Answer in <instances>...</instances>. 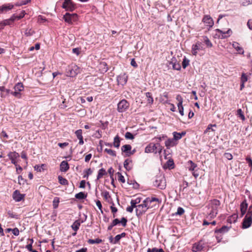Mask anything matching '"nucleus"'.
Masks as SVG:
<instances>
[{
    "instance_id": "72a5a7b5",
    "label": "nucleus",
    "mask_w": 252,
    "mask_h": 252,
    "mask_svg": "<svg viewBox=\"0 0 252 252\" xmlns=\"http://www.w3.org/2000/svg\"><path fill=\"white\" fill-rule=\"evenodd\" d=\"M189 60L185 57L182 62V66L183 68H186L189 65Z\"/></svg>"
},
{
    "instance_id": "5701e85b",
    "label": "nucleus",
    "mask_w": 252,
    "mask_h": 252,
    "mask_svg": "<svg viewBox=\"0 0 252 252\" xmlns=\"http://www.w3.org/2000/svg\"><path fill=\"white\" fill-rule=\"evenodd\" d=\"M248 208V204L246 203V200L242 202L240 205V210L242 216H243L246 212Z\"/></svg>"
},
{
    "instance_id": "49530a36",
    "label": "nucleus",
    "mask_w": 252,
    "mask_h": 252,
    "mask_svg": "<svg viewBox=\"0 0 252 252\" xmlns=\"http://www.w3.org/2000/svg\"><path fill=\"white\" fill-rule=\"evenodd\" d=\"M185 212L184 209L182 207H178L177 209V211L176 213V215H183Z\"/></svg>"
},
{
    "instance_id": "4c0bfd02",
    "label": "nucleus",
    "mask_w": 252,
    "mask_h": 252,
    "mask_svg": "<svg viewBox=\"0 0 252 252\" xmlns=\"http://www.w3.org/2000/svg\"><path fill=\"white\" fill-rule=\"evenodd\" d=\"M85 174L84 175L83 178H88L89 176L91 175L93 173V171L91 168H89L85 171H84Z\"/></svg>"
},
{
    "instance_id": "69168bd1",
    "label": "nucleus",
    "mask_w": 252,
    "mask_h": 252,
    "mask_svg": "<svg viewBox=\"0 0 252 252\" xmlns=\"http://www.w3.org/2000/svg\"><path fill=\"white\" fill-rule=\"evenodd\" d=\"M25 15V11L23 10L19 14V15H17V16H18L17 20H20V19L23 18L24 17Z\"/></svg>"
},
{
    "instance_id": "338daca9",
    "label": "nucleus",
    "mask_w": 252,
    "mask_h": 252,
    "mask_svg": "<svg viewBox=\"0 0 252 252\" xmlns=\"http://www.w3.org/2000/svg\"><path fill=\"white\" fill-rule=\"evenodd\" d=\"M120 223V221L119 220V219H115V220H113V221L111 223V224L112 225V226H114Z\"/></svg>"
},
{
    "instance_id": "c03bdc74",
    "label": "nucleus",
    "mask_w": 252,
    "mask_h": 252,
    "mask_svg": "<svg viewBox=\"0 0 252 252\" xmlns=\"http://www.w3.org/2000/svg\"><path fill=\"white\" fill-rule=\"evenodd\" d=\"M176 99L178 101L177 105H182L183 104V99L181 95H177Z\"/></svg>"
},
{
    "instance_id": "cd10ccee",
    "label": "nucleus",
    "mask_w": 252,
    "mask_h": 252,
    "mask_svg": "<svg viewBox=\"0 0 252 252\" xmlns=\"http://www.w3.org/2000/svg\"><path fill=\"white\" fill-rule=\"evenodd\" d=\"M80 225V222L79 221V220H77L73 222V223L71 225V227L74 231L76 232L79 229Z\"/></svg>"
},
{
    "instance_id": "0e129e2a",
    "label": "nucleus",
    "mask_w": 252,
    "mask_h": 252,
    "mask_svg": "<svg viewBox=\"0 0 252 252\" xmlns=\"http://www.w3.org/2000/svg\"><path fill=\"white\" fill-rule=\"evenodd\" d=\"M121 239V238L120 235H119V234L116 235L115 237V238H114V242H113V244L117 243L120 241V240Z\"/></svg>"
},
{
    "instance_id": "774afa93",
    "label": "nucleus",
    "mask_w": 252,
    "mask_h": 252,
    "mask_svg": "<svg viewBox=\"0 0 252 252\" xmlns=\"http://www.w3.org/2000/svg\"><path fill=\"white\" fill-rule=\"evenodd\" d=\"M251 4H252V0H245V1L242 3L243 5L244 6Z\"/></svg>"
},
{
    "instance_id": "aec40b11",
    "label": "nucleus",
    "mask_w": 252,
    "mask_h": 252,
    "mask_svg": "<svg viewBox=\"0 0 252 252\" xmlns=\"http://www.w3.org/2000/svg\"><path fill=\"white\" fill-rule=\"evenodd\" d=\"M69 166L67 162L65 160H63L60 164V170L62 172H66L69 169Z\"/></svg>"
},
{
    "instance_id": "e433bc0d",
    "label": "nucleus",
    "mask_w": 252,
    "mask_h": 252,
    "mask_svg": "<svg viewBox=\"0 0 252 252\" xmlns=\"http://www.w3.org/2000/svg\"><path fill=\"white\" fill-rule=\"evenodd\" d=\"M146 97L148 98L147 99V101H148V103H150V104L153 103V97H152L151 93H149V92L146 93Z\"/></svg>"
},
{
    "instance_id": "3c124183",
    "label": "nucleus",
    "mask_w": 252,
    "mask_h": 252,
    "mask_svg": "<svg viewBox=\"0 0 252 252\" xmlns=\"http://www.w3.org/2000/svg\"><path fill=\"white\" fill-rule=\"evenodd\" d=\"M125 137L127 139H133L134 136L130 132H126L125 134Z\"/></svg>"
},
{
    "instance_id": "a18cd8bd",
    "label": "nucleus",
    "mask_w": 252,
    "mask_h": 252,
    "mask_svg": "<svg viewBox=\"0 0 252 252\" xmlns=\"http://www.w3.org/2000/svg\"><path fill=\"white\" fill-rule=\"evenodd\" d=\"M248 81V76L246 75V74L243 73L242 74L241 77V82L242 83H245Z\"/></svg>"
},
{
    "instance_id": "052dcab7",
    "label": "nucleus",
    "mask_w": 252,
    "mask_h": 252,
    "mask_svg": "<svg viewBox=\"0 0 252 252\" xmlns=\"http://www.w3.org/2000/svg\"><path fill=\"white\" fill-rule=\"evenodd\" d=\"M224 157L228 160H231L233 158L232 155L228 153H226L224 155Z\"/></svg>"
},
{
    "instance_id": "7c9ffc66",
    "label": "nucleus",
    "mask_w": 252,
    "mask_h": 252,
    "mask_svg": "<svg viewBox=\"0 0 252 252\" xmlns=\"http://www.w3.org/2000/svg\"><path fill=\"white\" fill-rule=\"evenodd\" d=\"M113 145L116 148H119L120 145V139L118 135L115 137L114 139Z\"/></svg>"
},
{
    "instance_id": "a19ab883",
    "label": "nucleus",
    "mask_w": 252,
    "mask_h": 252,
    "mask_svg": "<svg viewBox=\"0 0 252 252\" xmlns=\"http://www.w3.org/2000/svg\"><path fill=\"white\" fill-rule=\"evenodd\" d=\"M189 163L190 164V166L189 167L190 171H193L196 167V164L193 163L191 160H189Z\"/></svg>"
},
{
    "instance_id": "f257e3e1",
    "label": "nucleus",
    "mask_w": 252,
    "mask_h": 252,
    "mask_svg": "<svg viewBox=\"0 0 252 252\" xmlns=\"http://www.w3.org/2000/svg\"><path fill=\"white\" fill-rule=\"evenodd\" d=\"M220 205V202L218 199H215L210 201L208 205L209 212L207 219L211 220L216 217Z\"/></svg>"
},
{
    "instance_id": "6e6d98bb",
    "label": "nucleus",
    "mask_w": 252,
    "mask_h": 252,
    "mask_svg": "<svg viewBox=\"0 0 252 252\" xmlns=\"http://www.w3.org/2000/svg\"><path fill=\"white\" fill-rule=\"evenodd\" d=\"M114 204L113 203L112 205L111 206V207H110V209L111 210L112 212L113 213V218H115V215L114 214L117 212L118 210H117V208L114 207Z\"/></svg>"
},
{
    "instance_id": "ea45409f",
    "label": "nucleus",
    "mask_w": 252,
    "mask_h": 252,
    "mask_svg": "<svg viewBox=\"0 0 252 252\" xmlns=\"http://www.w3.org/2000/svg\"><path fill=\"white\" fill-rule=\"evenodd\" d=\"M11 23V22L9 20V19H6V20H5L0 22V26L1 27H3L5 26L10 25Z\"/></svg>"
},
{
    "instance_id": "8fccbe9b",
    "label": "nucleus",
    "mask_w": 252,
    "mask_h": 252,
    "mask_svg": "<svg viewBox=\"0 0 252 252\" xmlns=\"http://www.w3.org/2000/svg\"><path fill=\"white\" fill-rule=\"evenodd\" d=\"M145 202H146V203H147L148 205H149V207L150 208H152L154 206H155V205H152V203H153V202H152V200L150 198V197H147L145 199Z\"/></svg>"
},
{
    "instance_id": "b1692460",
    "label": "nucleus",
    "mask_w": 252,
    "mask_h": 252,
    "mask_svg": "<svg viewBox=\"0 0 252 252\" xmlns=\"http://www.w3.org/2000/svg\"><path fill=\"white\" fill-rule=\"evenodd\" d=\"M176 144V143L173 138H169L165 142V146L167 149H169L171 147L174 146Z\"/></svg>"
},
{
    "instance_id": "1a4fd4ad",
    "label": "nucleus",
    "mask_w": 252,
    "mask_h": 252,
    "mask_svg": "<svg viewBox=\"0 0 252 252\" xmlns=\"http://www.w3.org/2000/svg\"><path fill=\"white\" fill-rule=\"evenodd\" d=\"M202 22L209 28L212 27L214 24L213 19L209 15H206L203 17Z\"/></svg>"
},
{
    "instance_id": "20e7f679",
    "label": "nucleus",
    "mask_w": 252,
    "mask_h": 252,
    "mask_svg": "<svg viewBox=\"0 0 252 252\" xmlns=\"http://www.w3.org/2000/svg\"><path fill=\"white\" fill-rule=\"evenodd\" d=\"M14 89L15 91L14 92L11 91L10 92V94L17 98H20L21 94L20 92L24 90L23 84L21 83H18L15 85Z\"/></svg>"
},
{
    "instance_id": "f704fd0d",
    "label": "nucleus",
    "mask_w": 252,
    "mask_h": 252,
    "mask_svg": "<svg viewBox=\"0 0 252 252\" xmlns=\"http://www.w3.org/2000/svg\"><path fill=\"white\" fill-rule=\"evenodd\" d=\"M239 117H240L242 120L244 121L245 120V116L241 109H238L237 111V114Z\"/></svg>"
},
{
    "instance_id": "39448f33",
    "label": "nucleus",
    "mask_w": 252,
    "mask_h": 252,
    "mask_svg": "<svg viewBox=\"0 0 252 252\" xmlns=\"http://www.w3.org/2000/svg\"><path fill=\"white\" fill-rule=\"evenodd\" d=\"M129 103L126 99H122L117 105V110L119 112H124L129 107Z\"/></svg>"
},
{
    "instance_id": "c756f323",
    "label": "nucleus",
    "mask_w": 252,
    "mask_h": 252,
    "mask_svg": "<svg viewBox=\"0 0 252 252\" xmlns=\"http://www.w3.org/2000/svg\"><path fill=\"white\" fill-rule=\"evenodd\" d=\"M58 180L60 184L62 185H67L68 184V181L61 176H58Z\"/></svg>"
},
{
    "instance_id": "0eeeda50",
    "label": "nucleus",
    "mask_w": 252,
    "mask_h": 252,
    "mask_svg": "<svg viewBox=\"0 0 252 252\" xmlns=\"http://www.w3.org/2000/svg\"><path fill=\"white\" fill-rule=\"evenodd\" d=\"M77 18V15L75 13L70 14L69 13H66L63 16V19L65 22L71 24L72 23L73 21H75Z\"/></svg>"
},
{
    "instance_id": "de8ad7c7",
    "label": "nucleus",
    "mask_w": 252,
    "mask_h": 252,
    "mask_svg": "<svg viewBox=\"0 0 252 252\" xmlns=\"http://www.w3.org/2000/svg\"><path fill=\"white\" fill-rule=\"evenodd\" d=\"M157 148H156V153H158L160 154L162 150V147L160 145L159 143L157 142Z\"/></svg>"
},
{
    "instance_id": "bf43d9fd",
    "label": "nucleus",
    "mask_w": 252,
    "mask_h": 252,
    "mask_svg": "<svg viewBox=\"0 0 252 252\" xmlns=\"http://www.w3.org/2000/svg\"><path fill=\"white\" fill-rule=\"evenodd\" d=\"M247 162L249 164V166L252 169V159L250 157H247L246 158Z\"/></svg>"
},
{
    "instance_id": "58836bf2",
    "label": "nucleus",
    "mask_w": 252,
    "mask_h": 252,
    "mask_svg": "<svg viewBox=\"0 0 252 252\" xmlns=\"http://www.w3.org/2000/svg\"><path fill=\"white\" fill-rule=\"evenodd\" d=\"M104 151L106 152L108 154H109L113 157L116 156V152L111 149L106 148L104 150Z\"/></svg>"
},
{
    "instance_id": "f03ea898",
    "label": "nucleus",
    "mask_w": 252,
    "mask_h": 252,
    "mask_svg": "<svg viewBox=\"0 0 252 252\" xmlns=\"http://www.w3.org/2000/svg\"><path fill=\"white\" fill-rule=\"evenodd\" d=\"M154 185L160 189H164L166 186V182L164 175L160 174L157 176L155 181L154 182Z\"/></svg>"
},
{
    "instance_id": "393cba45",
    "label": "nucleus",
    "mask_w": 252,
    "mask_h": 252,
    "mask_svg": "<svg viewBox=\"0 0 252 252\" xmlns=\"http://www.w3.org/2000/svg\"><path fill=\"white\" fill-rule=\"evenodd\" d=\"M107 174V172L106 171V170L104 168H101L98 171L96 180H99L100 179L102 178L103 176L106 175Z\"/></svg>"
},
{
    "instance_id": "473e14b6",
    "label": "nucleus",
    "mask_w": 252,
    "mask_h": 252,
    "mask_svg": "<svg viewBox=\"0 0 252 252\" xmlns=\"http://www.w3.org/2000/svg\"><path fill=\"white\" fill-rule=\"evenodd\" d=\"M102 242V240L99 238H97L95 239H89L88 241V243L90 244H100Z\"/></svg>"
},
{
    "instance_id": "09e8293b",
    "label": "nucleus",
    "mask_w": 252,
    "mask_h": 252,
    "mask_svg": "<svg viewBox=\"0 0 252 252\" xmlns=\"http://www.w3.org/2000/svg\"><path fill=\"white\" fill-rule=\"evenodd\" d=\"M117 174H118V180L123 183H125V178L122 175V174L120 172H117Z\"/></svg>"
},
{
    "instance_id": "4468645a",
    "label": "nucleus",
    "mask_w": 252,
    "mask_h": 252,
    "mask_svg": "<svg viewBox=\"0 0 252 252\" xmlns=\"http://www.w3.org/2000/svg\"><path fill=\"white\" fill-rule=\"evenodd\" d=\"M252 223V218L246 215L243 221V228H247L249 227Z\"/></svg>"
},
{
    "instance_id": "f3484780",
    "label": "nucleus",
    "mask_w": 252,
    "mask_h": 252,
    "mask_svg": "<svg viewBox=\"0 0 252 252\" xmlns=\"http://www.w3.org/2000/svg\"><path fill=\"white\" fill-rule=\"evenodd\" d=\"M124 166L126 170H130L133 167L132 160L129 158L126 159L124 163Z\"/></svg>"
},
{
    "instance_id": "5fc2aeb1",
    "label": "nucleus",
    "mask_w": 252,
    "mask_h": 252,
    "mask_svg": "<svg viewBox=\"0 0 252 252\" xmlns=\"http://www.w3.org/2000/svg\"><path fill=\"white\" fill-rule=\"evenodd\" d=\"M177 106L178 107L179 112L180 114L182 115H184V108L183 106V105H177Z\"/></svg>"
},
{
    "instance_id": "864d4df0",
    "label": "nucleus",
    "mask_w": 252,
    "mask_h": 252,
    "mask_svg": "<svg viewBox=\"0 0 252 252\" xmlns=\"http://www.w3.org/2000/svg\"><path fill=\"white\" fill-rule=\"evenodd\" d=\"M75 135L76 136H77V137L78 138H79L80 137H83L82 136V129H78V130H77L75 132Z\"/></svg>"
},
{
    "instance_id": "13d9d810",
    "label": "nucleus",
    "mask_w": 252,
    "mask_h": 252,
    "mask_svg": "<svg viewBox=\"0 0 252 252\" xmlns=\"http://www.w3.org/2000/svg\"><path fill=\"white\" fill-rule=\"evenodd\" d=\"M120 223H122V225L124 226V227H125L126 225V222H127V220L126 218L123 217L121 219V220H120Z\"/></svg>"
},
{
    "instance_id": "9d476101",
    "label": "nucleus",
    "mask_w": 252,
    "mask_h": 252,
    "mask_svg": "<svg viewBox=\"0 0 252 252\" xmlns=\"http://www.w3.org/2000/svg\"><path fill=\"white\" fill-rule=\"evenodd\" d=\"M204 248V243L203 241L201 240L199 242L193 244L192 248V250L193 252H197L203 250Z\"/></svg>"
},
{
    "instance_id": "4d7b16f0",
    "label": "nucleus",
    "mask_w": 252,
    "mask_h": 252,
    "mask_svg": "<svg viewBox=\"0 0 252 252\" xmlns=\"http://www.w3.org/2000/svg\"><path fill=\"white\" fill-rule=\"evenodd\" d=\"M31 241V244H29V245H27L26 247V248L29 251H31L32 250V244L33 242V240L32 239H31L30 240Z\"/></svg>"
},
{
    "instance_id": "c85d7f7f",
    "label": "nucleus",
    "mask_w": 252,
    "mask_h": 252,
    "mask_svg": "<svg viewBox=\"0 0 252 252\" xmlns=\"http://www.w3.org/2000/svg\"><path fill=\"white\" fill-rule=\"evenodd\" d=\"M0 91L1 92V93L0 94V95H1V97L4 96V93H5L6 95V94H10V92H11V91H10L9 89H6L3 86H0Z\"/></svg>"
},
{
    "instance_id": "4be33fe9",
    "label": "nucleus",
    "mask_w": 252,
    "mask_h": 252,
    "mask_svg": "<svg viewBox=\"0 0 252 252\" xmlns=\"http://www.w3.org/2000/svg\"><path fill=\"white\" fill-rule=\"evenodd\" d=\"M216 31L218 32L222 33V35H221V38H227V37L229 36L230 35L231 33H232V31L230 29H228L226 32H223L222 30H220V29H217Z\"/></svg>"
},
{
    "instance_id": "ddd939ff",
    "label": "nucleus",
    "mask_w": 252,
    "mask_h": 252,
    "mask_svg": "<svg viewBox=\"0 0 252 252\" xmlns=\"http://www.w3.org/2000/svg\"><path fill=\"white\" fill-rule=\"evenodd\" d=\"M127 81V76L126 74H121L117 77V82L119 85H124Z\"/></svg>"
},
{
    "instance_id": "603ef678",
    "label": "nucleus",
    "mask_w": 252,
    "mask_h": 252,
    "mask_svg": "<svg viewBox=\"0 0 252 252\" xmlns=\"http://www.w3.org/2000/svg\"><path fill=\"white\" fill-rule=\"evenodd\" d=\"M44 166V164H42L41 165H35L34 167V168L37 171L41 172L42 170H43L42 167Z\"/></svg>"
},
{
    "instance_id": "2eb2a0df",
    "label": "nucleus",
    "mask_w": 252,
    "mask_h": 252,
    "mask_svg": "<svg viewBox=\"0 0 252 252\" xmlns=\"http://www.w3.org/2000/svg\"><path fill=\"white\" fill-rule=\"evenodd\" d=\"M25 195L21 194L18 190H16L13 193V198L16 202H20L23 199Z\"/></svg>"
},
{
    "instance_id": "423d86ee",
    "label": "nucleus",
    "mask_w": 252,
    "mask_h": 252,
    "mask_svg": "<svg viewBox=\"0 0 252 252\" xmlns=\"http://www.w3.org/2000/svg\"><path fill=\"white\" fill-rule=\"evenodd\" d=\"M62 7L67 11H73L75 9V4L71 0H64Z\"/></svg>"
},
{
    "instance_id": "6ab92c4d",
    "label": "nucleus",
    "mask_w": 252,
    "mask_h": 252,
    "mask_svg": "<svg viewBox=\"0 0 252 252\" xmlns=\"http://www.w3.org/2000/svg\"><path fill=\"white\" fill-rule=\"evenodd\" d=\"M79 73V68L77 65H74L69 70L68 75L70 77H74Z\"/></svg>"
},
{
    "instance_id": "79ce46f5",
    "label": "nucleus",
    "mask_w": 252,
    "mask_h": 252,
    "mask_svg": "<svg viewBox=\"0 0 252 252\" xmlns=\"http://www.w3.org/2000/svg\"><path fill=\"white\" fill-rule=\"evenodd\" d=\"M173 139L174 140H178L181 138L180 133L177 132H174L173 133Z\"/></svg>"
},
{
    "instance_id": "7ed1b4c3",
    "label": "nucleus",
    "mask_w": 252,
    "mask_h": 252,
    "mask_svg": "<svg viewBox=\"0 0 252 252\" xmlns=\"http://www.w3.org/2000/svg\"><path fill=\"white\" fill-rule=\"evenodd\" d=\"M149 208V205L145 202V200L141 204L137 205V208L136 209V213L137 216H140L144 213Z\"/></svg>"
},
{
    "instance_id": "a211bd4d",
    "label": "nucleus",
    "mask_w": 252,
    "mask_h": 252,
    "mask_svg": "<svg viewBox=\"0 0 252 252\" xmlns=\"http://www.w3.org/2000/svg\"><path fill=\"white\" fill-rule=\"evenodd\" d=\"M172 64L173 69L177 70H180L181 68V66L179 63H178L175 58H173L170 63Z\"/></svg>"
},
{
    "instance_id": "bb28decb",
    "label": "nucleus",
    "mask_w": 252,
    "mask_h": 252,
    "mask_svg": "<svg viewBox=\"0 0 252 252\" xmlns=\"http://www.w3.org/2000/svg\"><path fill=\"white\" fill-rule=\"evenodd\" d=\"M229 230V227L226 226H223L221 228L216 229L215 231L216 233H224L227 232Z\"/></svg>"
},
{
    "instance_id": "37998d69",
    "label": "nucleus",
    "mask_w": 252,
    "mask_h": 252,
    "mask_svg": "<svg viewBox=\"0 0 252 252\" xmlns=\"http://www.w3.org/2000/svg\"><path fill=\"white\" fill-rule=\"evenodd\" d=\"M7 214L8 216L11 218H14L16 219H18V216L10 211H8L7 212Z\"/></svg>"
},
{
    "instance_id": "680f3d73",
    "label": "nucleus",
    "mask_w": 252,
    "mask_h": 252,
    "mask_svg": "<svg viewBox=\"0 0 252 252\" xmlns=\"http://www.w3.org/2000/svg\"><path fill=\"white\" fill-rule=\"evenodd\" d=\"M247 216H250L251 218H252V205L250 206L249 207V208L248 209V211L247 212V214H246Z\"/></svg>"
},
{
    "instance_id": "2f4dec72",
    "label": "nucleus",
    "mask_w": 252,
    "mask_h": 252,
    "mask_svg": "<svg viewBox=\"0 0 252 252\" xmlns=\"http://www.w3.org/2000/svg\"><path fill=\"white\" fill-rule=\"evenodd\" d=\"M75 197L78 199H83L87 197V194L83 192H80L75 194Z\"/></svg>"
},
{
    "instance_id": "a878e982",
    "label": "nucleus",
    "mask_w": 252,
    "mask_h": 252,
    "mask_svg": "<svg viewBox=\"0 0 252 252\" xmlns=\"http://www.w3.org/2000/svg\"><path fill=\"white\" fill-rule=\"evenodd\" d=\"M121 150L122 151L125 153L127 156V154H129V152H130L131 150V146L129 144L125 145L121 147Z\"/></svg>"
},
{
    "instance_id": "412c9836",
    "label": "nucleus",
    "mask_w": 252,
    "mask_h": 252,
    "mask_svg": "<svg viewBox=\"0 0 252 252\" xmlns=\"http://www.w3.org/2000/svg\"><path fill=\"white\" fill-rule=\"evenodd\" d=\"M232 47L238 52V53L240 54H243L244 53V51L243 48L240 46L239 44L236 42H233L232 44Z\"/></svg>"
},
{
    "instance_id": "e2e57ef3",
    "label": "nucleus",
    "mask_w": 252,
    "mask_h": 252,
    "mask_svg": "<svg viewBox=\"0 0 252 252\" xmlns=\"http://www.w3.org/2000/svg\"><path fill=\"white\" fill-rule=\"evenodd\" d=\"M12 232L15 236H18L19 234V230L16 227L13 229Z\"/></svg>"
},
{
    "instance_id": "9b49d317",
    "label": "nucleus",
    "mask_w": 252,
    "mask_h": 252,
    "mask_svg": "<svg viewBox=\"0 0 252 252\" xmlns=\"http://www.w3.org/2000/svg\"><path fill=\"white\" fill-rule=\"evenodd\" d=\"M7 156L11 160V163L17 166L16 159L19 157V154L16 152H10Z\"/></svg>"
},
{
    "instance_id": "6e6552de",
    "label": "nucleus",
    "mask_w": 252,
    "mask_h": 252,
    "mask_svg": "<svg viewBox=\"0 0 252 252\" xmlns=\"http://www.w3.org/2000/svg\"><path fill=\"white\" fill-rule=\"evenodd\" d=\"M203 48L201 42L197 41L195 44L192 45L191 48V53L193 56H196L198 50H202Z\"/></svg>"
},
{
    "instance_id": "dca6fc26",
    "label": "nucleus",
    "mask_w": 252,
    "mask_h": 252,
    "mask_svg": "<svg viewBox=\"0 0 252 252\" xmlns=\"http://www.w3.org/2000/svg\"><path fill=\"white\" fill-rule=\"evenodd\" d=\"M14 5L11 3L4 4L0 6V13L6 12L12 9Z\"/></svg>"
},
{
    "instance_id": "f8f14e48",
    "label": "nucleus",
    "mask_w": 252,
    "mask_h": 252,
    "mask_svg": "<svg viewBox=\"0 0 252 252\" xmlns=\"http://www.w3.org/2000/svg\"><path fill=\"white\" fill-rule=\"evenodd\" d=\"M157 143H151L146 146L145 149V152L146 153H156Z\"/></svg>"
},
{
    "instance_id": "c9c22d12",
    "label": "nucleus",
    "mask_w": 252,
    "mask_h": 252,
    "mask_svg": "<svg viewBox=\"0 0 252 252\" xmlns=\"http://www.w3.org/2000/svg\"><path fill=\"white\" fill-rule=\"evenodd\" d=\"M203 38L204 42H205L207 46L208 47H211L212 46V43L209 39V38L206 36H203Z\"/></svg>"
}]
</instances>
